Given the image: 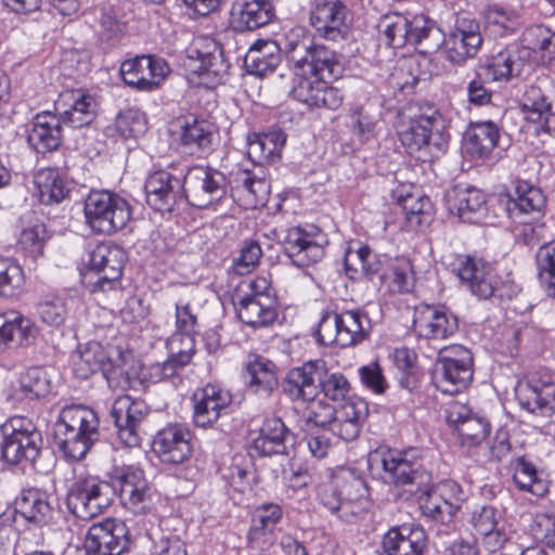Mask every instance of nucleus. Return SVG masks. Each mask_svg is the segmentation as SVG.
<instances>
[{"instance_id": "393cba45", "label": "nucleus", "mask_w": 555, "mask_h": 555, "mask_svg": "<svg viewBox=\"0 0 555 555\" xmlns=\"http://www.w3.org/2000/svg\"><path fill=\"white\" fill-rule=\"evenodd\" d=\"M181 179L166 170H157L146 178V201L157 211H171L182 199Z\"/></svg>"}, {"instance_id": "72a5a7b5", "label": "nucleus", "mask_w": 555, "mask_h": 555, "mask_svg": "<svg viewBox=\"0 0 555 555\" xmlns=\"http://www.w3.org/2000/svg\"><path fill=\"white\" fill-rule=\"evenodd\" d=\"M448 204L464 222H480L487 212L486 195L474 188L453 190L448 194Z\"/></svg>"}, {"instance_id": "58836bf2", "label": "nucleus", "mask_w": 555, "mask_h": 555, "mask_svg": "<svg viewBox=\"0 0 555 555\" xmlns=\"http://www.w3.org/2000/svg\"><path fill=\"white\" fill-rule=\"evenodd\" d=\"M216 134L212 122L194 118L182 127L180 142L190 154H207L212 151Z\"/></svg>"}, {"instance_id": "de8ad7c7", "label": "nucleus", "mask_w": 555, "mask_h": 555, "mask_svg": "<svg viewBox=\"0 0 555 555\" xmlns=\"http://www.w3.org/2000/svg\"><path fill=\"white\" fill-rule=\"evenodd\" d=\"M477 68L491 81H506L519 73V63L508 51H500Z\"/></svg>"}, {"instance_id": "bf43d9fd", "label": "nucleus", "mask_w": 555, "mask_h": 555, "mask_svg": "<svg viewBox=\"0 0 555 555\" xmlns=\"http://www.w3.org/2000/svg\"><path fill=\"white\" fill-rule=\"evenodd\" d=\"M104 482L111 486H139L146 482L143 468L137 464H114L105 473Z\"/></svg>"}, {"instance_id": "4d7b16f0", "label": "nucleus", "mask_w": 555, "mask_h": 555, "mask_svg": "<svg viewBox=\"0 0 555 555\" xmlns=\"http://www.w3.org/2000/svg\"><path fill=\"white\" fill-rule=\"evenodd\" d=\"M375 255L367 246L358 249L349 248L345 255V268L350 278L370 275L378 271L374 263Z\"/></svg>"}, {"instance_id": "f3484780", "label": "nucleus", "mask_w": 555, "mask_h": 555, "mask_svg": "<svg viewBox=\"0 0 555 555\" xmlns=\"http://www.w3.org/2000/svg\"><path fill=\"white\" fill-rule=\"evenodd\" d=\"M413 330L420 339L442 340L457 332L459 321L444 306L422 304L414 310Z\"/></svg>"}, {"instance_id": "a878e982", "label": "nucleus", "mask_w": 555, "mask_h": 555, "mask_svg": "<svg viewBox=\"0 0 555 555\" xmlns=\"http://www.w3.org/2000/svg\"><path fill=\"white\" fill-rule=\"evenodd\" d=\"M447 59L461 64L474 57L482 43L479 25L474 21H461L456 28L443 39Z\"/></svg>"}, {"instance_id": "412c9836", "label": "nucleus", "mask_w": 555, "mask_h": 555, "mask_svg": "<svg viewBox=\"0 0 555 555\" xmlns=\"http://www.w3.org/2000/svg\"><path fill=\"white\" fill-rule=\"evenodd\" d=\"M447 421L457 431L462 443L480 444L491 430L490 422L481 414L475 413L468 405L452 402L447 408Z\"/></svg>"}, {"instance_id": "f257e3e1", "label": "nucleus", "mask_w": 555, "mask_h": 555, "mask_svg": "<svg viewBox=\"0 0 555 555\" xmlns=\"http://www.w3.org/2000/svg\"><path fill=\"white\" fill-rule=\"evenodd\" d=\"M286 50L294 70L292 96L311 108L337 109L343 103V93L326 82L343 74L335 51L314 43L309 37L288 40Z\"/></svg>"}, {"instance_id": "c85d7f7f", "label": "nucleus", "mask_w": 555, "mask_h": 555, "mask_svg": "<svg viewBox=\"0 0 555 555\" xmlns=\"http://www.w3.org/2000/svg\"><path fill=\"white\" fill-rule=\"evenodd\" d=\"M425 545L426 534L421 527L402 525L383 537L379 555H423Z\"/></svg>"}, {"instance_id": "cd10ccee", "label": "nucleus", "mask_w": 555, "mask_h": 555, "mask_svg": "<svg viewBox=\"0 0 555 555\" xmlns=\"http://www.w3.org/2000/svg\"><path fill=\"white\" fill-rule=\"evenodd\" d=\"M37 333L34 322L20 312L0 313V353L33 344Z\"/></svg>"}, {"instance_id": "4be33fe9", "label": "nucleus", "mask_w": 555, "mask_h": 555, "mask_svg": "<svg viewBox=\"0 0 555 555\" xmlns=\"http://www.w3.org/2000/svg\"><path fill=\"white\" fill-rule=\"evenodd\" d=\"M95 99L82 89L65 90L55 101V109L64 125L81 128L91 124L96 113Z\"/></svg>"}, {"instance_id": "680f3d73", "label": "nucleus", "mask_w": 555, "mask_h": 555, "mask_svg": "<svg viewBox=\"0 0 555 555\" xmlns=\"http://www.w3.org/2000/svg\"><path fill=\"white\" fill-rule=\"evenodd\" d=\"M521 42L528 50L555 54V33L544 25L529 26L522 34Z\"/></svg>"}, {"instance_id": "c756f323", "label": "nucleus", "mask_w": 555, "mask_h": 555, "mask_svg": "<svg viewBox=\"0 0 555 555\" xmlns=\"http://www.w3.org/2000/svg\"><path fill=\"white\" fill-rule=\"evenodd\" d=\"M191 61L197 62L194 69L198 76L218 78L228 70V64L223 59L222 49L217 41L208 37L195 38L188 50Z\"/></svg>"}, {"instance_id": "aec40b11", "label": "nucleus", "mask_w": 555, "mask_h": 555, "mask_svg": "<svg viewBox=\"0 0 555 555\" xmlns=\"http://www.w3.org/2000/svg\"><path fill=\"white\" fill-rule=\"evenodd\" d=\"M193 420L198 427L214 425L232 402L231 392L218 384H207L192 396Z\"/></svg>"}, {"instance_id": "dca6fc26", "label": "nucleus", "mask_w": 555, "mask_h": 555, "mask_svg": "<svg viewBox=\"0 0 555 555\" xmlns=\"http://www.w3.org/2000/svg\"><path fill=\"white\" fill-rule=\"evenodd\" d=\"M325 374L323 360H311L289 369L282 379V391L292 402L313 401L320 393V383Z\"/></svg>"}, {"instance_id": "f03ea898", "label": "nucleus", "mask_w": 555, "mask_h": 555, "mask_svg": "<svg viewBox=\"0 0 555 555\" xmlns=\"http://www.w3.org/2000/svg\"><path fill=\"white\" fill-rule=\"evenodd\" d=\"M399 139L408 153L422 162H431L446 153L449 133L446 121L435 106L422 112L402 124L398 130Z\"/></svg>"}, {"instance_id": "ddd939ff", "label": "nucleus", "mask_w": 555, "mask_h": 555, "mask_svg": "<svg viewBox=\"0 0 555 555\" xmlns=\"http://www.w3.org/2000/svg\"><path fill=\"white\" fill-rule=\"evenodd\" d=\"M126 260L127 254L119 245L99 244L89 255L85 278L87 279L92 273L98 275L95 280L89 281L93 291L111 289L120 279Z\"/></svg>"}, {"instance_id": "39448f33", "label": "nucleus", "mask_w": 555, "mask_h": 555, "mask_svg": "<svg viewBox=\"0 0 555 555\" xmlns=\"http://www.w3.org/2000/svg\"><path fill=\"white\" fill-rule=\"evenodd\" d=\"M194 334L177 332L166 340L168 358L163 362L141 364L126 374L122 387H133L130 374L135 375L140 384H157L170 380L191 362L195 353Z\"/></svg>"}, {"instance_id": "a18cd8bd", "label": "nucleus", "mask_w": 555, "mask_h": 555, "mask_svg": "<svg viewBox=\"0 0 555 555\" xmlns=\"http://www.w3.org/2000/svg\"><path fill=\"white\" fill-rule=\"evenodd\" d=\"M99 495V488H69L66 494V504L78 518H91L101 509Z\"/></svg>"}, {"instance_id": "37998d69", "label": "nucleus", "mask_w": 555, "mask_h": 555, "mask_svg": "<svg viewBox=\"0 0 555 555\" xmlns=\"http://www.w3.org/2000/svg\"><path fill=\"white\" fill-rule=\"evenodd\" d=\"M34 181L38 191V198L44 205L59 204L68 194L65 181L55 169H40L35 175Z\"/></svg>"}, {"instance_id": "c03bdc74", "label": "nucleus", "mask_w": 555, "mask_h": 555, "mask_svg": "<svg viewBox=\"0 0 555 555\" xmlns=\"http://www.w3.org/2000/svg\"><path fill=\"white\" fill-rule=\"evenodd\" d=\"M485 29L493 37H505L517 30L520 18L516 11L490 5L483 13Z\"/></svg>"}, {"instance_id": "f8f14e48", "label": "nucleus", "mask_w": 555, "mask_h": 555, "mask_svg": "<svg viewBox=\"0 0 555 555\" xmlns=\"http://www.w3.org/2000/svg\"><path fill=\"white\" fill-rule=\"evenodd\" d=\"M3 430L5 438L1 447L2 457L11 464L23 460L34 461L39 454L41 434L27 417L14 416Z\"/></svg>"}, {"instance_id": "603ef678", "label": "nucleus", "mask_w": 555, "mask_h": 555, "mask_svg": "<svg viewBox=\"0 0 555 555\" xmlns=\"http://www.w3.org/2000/svg\"><path fill=\"white\" fill-rule=\"evenodd\" d=\"M21 514L33 522H41L50 513V503L43 498L38 488H24L16 502Z\"/></svg>"}, {"instance_id": "b1692460", "label": "nucleus", "mask_w": 555, "mask_h": 555, "mask_svg": "<svg viewBox=\"0 0 555 555\" xmlns=\"http://www.w3.org/2000/svg\"><path fill=\"white\" fill-rule=\"evenodd\" d=\"M73 371L78 378L86 379L96 372H101L112 386L116 374L115 364L105 348L98 341H89L77 348L72 357Z\"/></svg>"}, {"instance_id": "423d86ee", "label": "nucleus", "mask_w": 555, "mask_h": 555, "mask_svg": "<svg viewBox=\"0 0 555 555\" xmlns=\"http://www.w3.org/2000/svg\"><path fill=\"white\" fill-rule=\"evenodd\" d=\"M86 223L100 234L122 230L131 219V207L126 198L107 190H93L85 198Z\"/></svg>"}, {"instance_id": "69168bd1", "label": "nucleus", "mask_w": 555, "mask_h": 555, "mask_svg": "<svg viewBox=\"0 0 555 555\" xmlns=\"http://www.w3.org/2000/svg\"><path fill=\"white\" fill-rule=\"evenodd\" d=\"M261 256L262 249L258 242L246 241L242 245L238 256L232 260V270L238 275L248 274L258 266Z\"/></svg>"}, {"instance_id": "052dcab7", "label": "nucleus", "mask_w": 555, "mask_h": 555, "mask_svg": "<svg viewBox=\"0 0 555 555\" xmlns=\"http://www.w3.org/2000/svg\"><path fill=\"white\" fill-rule=\"evenodd\" d=\"M46 241V227L42 223H36L23 229L18 237V245L27 257L36 260L43 255Z\"/></svg>"}, {"instance_id": "e433bc0d", "label": "nucleus", "mask_w": 555, "mask_h": 555, "mask_svg": "<svg viewBox=\"0 0 555 555\" xmlns=\"http://www.w3.org/2000/svg\"><path fill=\"white\" fill-rule=\"evenodd\" d=\"M280 62V48L273 40L256 41L244 57L247 73L259 77L273 73Z\"/></svg>"}, {"instance_id": "09e8293b", "label": "nucleus", "mask_w": 555, "mask_h": 555, "mask_svg": "<svg viewBox=\"0 0 555 555\" xmlns=\"http://www.w3.org/2000/svg\"><path fill=\"white\" fill-rule=\"evenodd\" d=\"M76 299L66 293L47 297L38 307L39 317L43 323L57 327L64 323Z\"/></svg>"}, {"instance_id": "6ab92c4d", "label": "nucleus", "mask_w": 555, "mask_h": 555, "mask_svg": "<svg viewBox=\"0 0 555 555\" xmlns=\"http://www.w3.org/2000/svg\"><path fill=\"white\" fill-rule=\"evenodd\" d=\"M516 396L520 406L530 413L550 416L555 412V384L547 373H531Z\"/></svg>"}, {"instance_id": "e2e57ef3", "label": "nucleus", "mask_w": 555, "mask_h": 555, "mask_svg": "<svg viewBox=\"0 0 555 555\" xmlns=\"http://www.w3.org/2000/svg\"><path fill=\"white\" fill-rule=\"evenodd\" d=\"M350 129L361 143H365L375 137L377 119L363 106H354L350 109Z\"/></svg>"}, {"instance_id": "9b49d317", "label": "nucleus", "mask_w": 555, "mask_h": 555, "mask_svg": "<svg viewBox=\"0 0 555 555\" xmlns=\"http://www.w3.org/2000/svg\"><path fill=\"white\" fill-rule=\"evenodd\" d=\"M224 176L216 169L194 166L190 168L181 182L182 198L192 206L207 208L225 195Z\"/></svg>"}, {"instance_id": "0eeeda50", "label": "nucleus", "mask_w": 555, "mask_h": 555, "mask_svg": "<svg viewBox=\"0 0 555 555\" xmlns=\"http://www.w3.org/2000/svg\"><path fill=\"white\" fill-rule=\"evenodd\" d=\"M431 378L442 393L461 392L473 379L472 352L462 345L441 349L433 366Z\"/></svg>"}, {"instance_id": "20e7f679", "label": "nucleus", "mask_w": 555, "mask_h": 555, "mask_svg": "<svg viewBox=\"0 0 555 555\" xmlns=\"http://www.w3.org/2000/svg\"><path fill=\"white\" fill-rule=\"evenodd\" d=\"M370 331L371 321L363 309L335 306L322 311L314 337L324 346L347 348L363 341Z\"/></svg>"}, {"instance_id": "1a4fd4ad", "label": "nucleus", "mask_w": 555, "mask_h": 555, "mask_svg": "<svg viewBox=\"0 0 555 555\" xmlns=\"http://www.w3.org/2000/svg\"><path fill=\"white\" fill-rule=\"evenodd\" d=\"M455 270L457 276L462 282L467 284L470 292L482 299H487L492 295H496L500 298L512 299L521 291V288L513 282H506L498 286L494 281L495 276L492 267L475 257H460Z\"/></svg>"}, {"instance_id": "3c124183", "label": "nucleus", "mask_w": 555, "mask_h": 555, "mask_svg": "<svg viewBox=\"0 0 555 555\" xmlns=\"http://www.w3.org/2000/svg\"><path fill=\"white\" fill-rule=\"evenodd\" d=\"M149 409L144 401L130 396L118 397L112 408V417L115 424H141L147 415Z\"/></svg>"}, {"instance_id": "338daca9", "label": "nucleus", "mask_w": 555, "mask_h": 555, "mask_svg": "<svg viewBox=\"0 0 555 555\" xmlns=\"http://www.w3.org/2000/svg\"><path fill=\"white\" fill-rule=\"evenodd\" d=\"M351 390V386L347 377L340 372L327 371L325 366V374L322 376L320 383V391L333 401L345 400Z\"/></svg>"}, {"instance_id": "4c0bfd02", "label": "nucleus", "mask_w": 555, "mask_h": 555, "mask_svg": "<svg viewBox=\"0 0 555 555\" xmlns=\"http://www.w3.org/2000/svg\"><path fill=\"white\" fill-rule=\"evenodd\" d=\"M288 435L289 430L281 418H266L259 436L253 441L251 449L261 456L284 454L286 452L285 441Z\"/></svg>"}, {"instance_id": "2eb2a0df", "label": "nucleus", "mask_w": 555, "mask_h": 555, "mask_svg": "<svg viewBox=\"0 0 555 555\" xmlns=\"http://www.w3.org/2000/svg\"><path fill=\"white\" fill-rule=\"evenodd\" d=\"M546 198L542 191L527 181H518L515 186V196L506 202V211L511 219L525 225L535 224L531 228L532 234L539 235L542 224L539 221L544 216Z\"/></svg>"}, {"instance_id": "7c9ffc66", "label": "nucleus", "mask_w": 555, "mask_h": 555, "mask_svg": "<svg viewBox=\"0 0 555 555\" xmlns=\"http://www.w3.org/2000/svg\"><path fill=\"white\" fill-rule=\"evenodd\" d=\"M273 17L274 8L270 0H237L231 9V25L236 31L260 28Z\"/></svg>"}, {"instance_id": "9d476101", "label": "nucleus", "mask_w": 555, "mask_h": 555, "mask_svg": "<svg viewBox=\"0 0 555 555\" xmlns=\"http://www.w3.org/2000/svg\"><path fill=\"white\" fill-rule=\"evenodd\" d=\"M327 244V235L313 224L289 228L282 241L285 255L299 268L320 261L324 257Z\"/></svg>"}, {"instance_id": "0e129e2a", "label": "nucleus", "mask_w": 555, "mask_h": 555, "mask_svg": "<svg viewBox=\"0 0 555 555\" xmlns=\"http://www.w3.org/2000/svg\"><path fill=\"white\" fill-rule=\"evenodd\" d=\"M238 457H234L231 464L220 467L219 474L221 480L228 486L260 482L261 480L256 469L249 466H243L238 463Z\"/></svg>"}, {"instance_id": "c9c22d12", "label": "nucleus", "mask_w": 555, "mask_h": 555, "mask_svg": "<svg viewBox=\"0 0 555 555\" xmlns=\"http://www.w3.org/2000/svg\"><path fill=\"white\" fill-rule=\"evenodd\" d=\"M233 304L240 320L251 327L269 326L278 317L276 299L233 297Z\"/></svg>"}, {"instance_id": "f704fd0d", "label": "nucleus", "mask_w": 555, "mask_h": 555, "mask_svg": "<svg viewBox=\"0 0 555 555\" xmlns=\"http://www.w3.org/2000/svg\"><path fill=\"white\" fill-rule=\"evenodd\" d=\"M522 109L530 122L538 124L545 131L555 129V101L545 95L541 88L530 86L524 93Z\"/></svg>"}, {"instance_id": "bb28decb", "label": "nucleus", "mask_w": 555, "mask_h": 555, "mask_svg": "<svg viewBox=\"0 0 555 555\" xmlns=\"http://www.w3.org/2000/svg\"><path fill=\"white\" fill-rule=\"evenodd\" d=\"M245 378L248 390L259 398L267 399L279 387L275 363L259 354H249L245 362Z\"/></svg>"}, {"instance_id": "774afa93", "label": "nucleus", "mask_w": 555, "mask_h": 555, "mask_svg": "<svg viewBox=\"0 0 555 555\" xmlns=\"http://www.w3.org/2000/svg\"><path fill=\"white\" fill-rule=\"evenodd\" d=\"M233 297L259 300H262L264 297H269V299H276L271 280L266 275H257L248 281L243 282L236 289Z\"/></svg>"}, {"instance_id": "2f4dec72", "label": "nucleus", "mask_w": 555, "mask_h": 555, "mask_svg": "<svg viewBox=\"0 0 555 555\" xmlns=\"http://www.w3.org/2000/svg\"><path fill=\"white\" fill-rule=\"evenodd\" d=\"M311 24L328 40L343 38L348 30L347 9L338 1L319 3L311 12Z\"/></svg>"}, {"instance_id": "8fccbe9b", "label": "nucleus", "mask_w": 555, "mask_h": 555, "mask_svg": "<svg viewBox=\"0 0 555 555\" xmlns=\"http://www.w3.org/2000/svg\"><path fill=\"white\" fill-rule=\"evenodd\" d=\"M535 260L541 287L548 296L555 297V240L538 249Z\"/></svg>"}, {"instance_id": "49530a36", "label": "nucleus", "mask_w": 555, "mask_h": 555, "mask_svg": "<svg viewBox=\"0 0 555 555\" xmlns=\"http://www.w3.org/2000/svg\"><path fill=\"white\" fill-rule=\"evenodd\" d=\"M286 135L281 130L254 134L248 141V153L262 162H271L280 156L285 145Z\"/></svg>"}, {"instance_id": "13d9d810", "label": "nucleus", "mask_w": 555, "mask_h": 555, "mask_svg": "<svg viewBox=\"0 0 555 555\" xmlns=\"http://www.w3.org/2000/svg\"><path fill=\"white\" fill-rule=\"evenodd\" d=\"M23 283L22 267L9 258H0V297H12L18 294Z\"/></svg>"}, {"instance_id": "a211bd4d", "label": "nucleus", "mask_w": 555, "mask_h": 555, "mask_svg": "<svg viewBox=\"0 0 555 555\" xmlns=\"http://www.w3.org/2000/svg\"><path fill=\"white\" fill-rule=\"evenodd\" d=\"M169 73L168 63L154 55H139L124 61L120 65L125 83L140 91L157 89Z\"/></svg>"}, {"instance_id": "79ce46f5", "label": "nucleus", "mask_w": 555, "mask_h": 555, "mask_svg": "<svg viewBox=\"0 0 555 555\" xmlns=\"http://www.w3.org/2000/svg\"><path fill=\"white\" fill-rule=\"evenodd\" d=\"M233 189L246 192L255 199V205L263 203L270 193V183L267 181L263 169L260 166H253V169L238 168L230 176Z\"/></svg>"}, {"instance_id": "4468645a", "label": "nucleus", "mask_w": 555, "mask_h": 555, "mask_svg": "<svg viewBox=\"0 0 555 555\" xmlns=\"http://www.w3.org/2000/svg\"><path fill=\"white\" fill-rule=\"evenodd\" d=\"M130 545V532L127 525L114 518L93 524L85 539L88 555H121Z\"/></svg>"}, {"instance_id": "a19ab883", "label": "nucleus", "mask_w": 555, "mask_h": 555, "mask_svg": "<svg viewBox=\"0 0 555 555\" xmlns=\"http://www.w3.org/2000/svg\"><path fill=\"white\" fill-rule=\"evenodd\" d=\"M50 391V380L47 372L40 366H34L23 372L12 386L11 398L15 401L35 400L44 397Z\"/></svg>"}, {"instance_id": "473e14b6", "label": "nucleus", "mask_w": 555, "mask_h": 555, "mask_svg": "<svg viewBox=\"0 0 555 555\" xmlns=\"http://www.w3.org/2000/svg\"><path fill=\"white\" fill-rule=\"evenodd\" d=\"M62 120L50 112L37 114L27 135L29 145L38 153L56 150L62 142Z\"/></svg>"}, {"instance_id": "7ed1b4c3", "label": "nucleus", "mask_w": 555, "mask_h": 555, "mask_svg": "<svg viewBox=\"0 0 555 555\" xmlns=\"http://www.w3.org/2000/svg\"><path fill=\"white\" fill-rule=\"evenodd\" d=\"M54 437L66 457L81 460L99 438L98 415L82 405L66 406L55 423Z\"/></svg>"}, {"instance_id": "ea45409f", "label": "nucleus", "mask_w": 555, "mask_h": 555, "mask_svg": "<svg viewBox=\"0 0 555 555\" xmlns=\"http://www.w3.org/2000/svg\"><path fill=\"white\" fill-rule=\"evenodd\" d=\"M499 138L500 129L493 121L474 122L465 132V149L473 157L481 158L493 151Z\"/></svg>"}, {"instance_id": "864d4df0", "label": "nucleus", "mask_w": 555, "mask_h": 555, "mask_svg": "<svg viewBox=\"0 0 555 555\" xmlns=\"http://www.w3.org/2000/svg\"><path fill=\"white\" fill-rule=\"evenodd\" d=\"M114 130L124 139H137L147 131L146 116L139 108H126L117 115Z\"/></svg>"}, {"instance_id": "5fc2aeb1", "label": "nucleus", "mask_w": 555, "mask_h": 555, "mask_svg": "<svg viewBox=\"0 0 555 555\" xmlns=\"http://www.w3.org/2000/svg\"><path fill=\"white\" fill-rule=\"evenodd\" d=\"M433 39L434 43L427 49H437L442 41V34L435 23L425 15H415L409 18V44H420Z\"/></svg>"}, {"instance_id": "6e6552de", "label": "nucleus", "mask_w": 555, "mask_h": 555, "mask_svg": "<svg viewBox=\"0 0 555 555\" xmlns=\"http://www.w3.org/2000/svg\"><path fill=\"white\" fill-rule=\"evenodd\" d=\"M367 463L372 472L383 469L382 480L385 483L426 486L429 482V475L411 451L378 449L370 453Z\"/></svg>"}, {"instance_id": "6e6d98bb", "label": "nucleus", "mask_w": 555, "mask_h": 555, "mask_svg": "<svg viewBox=\"0 0 555 555\" xmlns=\"http://www.w3.org/2000/svg\"><path fill=\"white\" fill-rule=\"evenodd\" d=\"M379 28L385 36L387 44L392 48H402L409 44V18L400 13L385 15Z\"/></svg>"}, {"instance_id": "5701e85b", "label": "nucleus", "mask_w": 555, "mask_h": 555, "mask_svg": "<svg viewBox=\"0 0 555 555\" xmlns=\"http://www.w3.org/2000/svg\"><path fill=\"white\" fill-rule=\"evenodd\" d=\"M153 451L164 463H183L192 452L190 430L181 424L166 426L154 437Z\"/></svg>"}]
</instances>
